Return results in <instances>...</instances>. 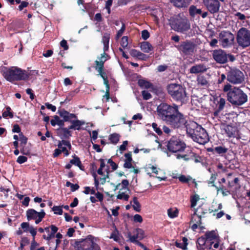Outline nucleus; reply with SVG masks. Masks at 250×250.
Segmentation results:
<instances>
[{
  "instance_id": "a878e982",
  "label": "nucleus",
  "mask_w": 250,
  "mask_h": 250,
  "mask_svg": "<svg viewBox=\"0 0 250 250\" xmlns=\"http://www.w3.org/2000/svg\"><path fill=\"white\" fill-rule=\"evenodd\" d=\"M141 50L145 53H149L153 50V47L148 42H143L140 44Z\"/></svg>"
},
{
  "instance_id": "f257e3e1",
  "label": "nucleus",
  "mask_w": 250,
  "mask_h": 250,
  "mask_svg": "<svg viewBox=\"0 0 250 250\" xmlns=\"http://www.w3.org/2000/svg\"><path fill=\"white\" fill-rule=\"evenodd\" d=\"M159 117L170 127L174 129L185 128L187 123L186 116L179 109V106L173 104L161 103L157 108Z\"/></svg>"
},
{
  "instance_id": "0eeeda50",
  "label": "nucleus",
  "mask_w": 250,
  "mask_h": 250,
  "mask_svg": "<svg viewBox=\"0 0 250 250\" xmlns=\"http://www.w3.org/2000/svg\"><path fill=\"white\" fill-rule=\"evenodd\" d=\"M171 28L175 31L184 33L190 28L189 21L186 18H172L169 20Z\"/></svg>"
},
{
  "instance_id": "c9c22d12",
  "label": "nucleus",
  "mask_w": 250,
  "mask_h": 250,
  "mask_svg": "<svg viewBox=\"0 0 250 250\" xmlns=\"http://www.w3.org/2000/svg\"><path fill=\"white\" fill-rule=\"evenodd\" d=\"M239 181V179L238 177L235 178L232 181H229L227 184L228 188L231 189L234 186H235V189L236 190L237 188L240 187V185L238 183Z\"/></svg>"
},
{
  "instance_id": "f704fd0d",
  "label": "nucleus",
  "mask_w": 250,
  "mask_h": 250,
  "mask_svg": "<svg viewBox=\"0 0 250 250\" xmlns=\"http://www.w3.org/2000/svg\"><path fill=\"white\" fill-rule=\"evenodd\" d=\"M189 14L192 17H194L197 14H201L202 10L201 9L197 8L196 6L192 5L189 8Z\"/></svg>"
},
{
  "instance_id": "dca6fc26",
  "label": "nucleus",
  "mask_w": 250,
  "mask_h": 250,
  "mask_svg": "<svg viewBox=\"0 0 250 250\" xmlns=\"http://www.w3.org/2000/svg\"><path fill=\"white\" fill-rule=\"evenodd\" d=\"M207 70L206 66L203 63L196 64L192 66L189 69V72L192 74H198L206 72Z\"/></svg>"
},
{
  "instance_id": "ea45409f",
  "label": "nucleus",
  "mask_w": 250,
  "mask_h": 250,
  "mask_svg": "<svg viewBox=\"0 0 250 250\" xmlns=\"http://www.w3.org/2000/svg\"><path fill=\"white\" fill-rule=\"evenodd\" d=\"M120 135L116 133H114L109 135V139L111 143L114 144H116L119 141Z\"/></svg>"
},
{
  "instance_id": "473e14b6",
  "label": "nucleus",
  "mask_w": 250,
  "mask_h": 250,
  "mask_svg": "<svg viewBox=\"0 0 250 250\" xmlns=\"http://www.w3.org/2000/svg\"><path fill=\"white\" fill-rule=\"evenodd\" d=\"M138 85L141 88L146 89L153 88V85L150 82L143 79H139L138 81Z\"/></svg>"
},
{
  "instance_id": "58836bf2",
  "label": "nucleus",
  "mask_w": 250,
  "mask_h": 250,
  "mask_svg": "<svg viewBox=\"0 0 250 250\" xmlns=\"http://www.w3.org/2000/svg\"><path fill=\"white\" fill-rule=\"evenodd\" d=\"M196 223L198 224H202V217L199 215H194V212L191 215L190 224Z\"/></svg>"
},
{
  "instance_id": "bf43d9fd",
  "label": "nucleus",
  "mask_w": 250,
  "mask_h": 250,
  "mask_svg": "<svg viewBox=\"0 0 250 250\" xmlns=\"http://www.w3.org/2000/svg\"><path fill=\"white\" fill-rule=\"evenodd\" d=\"M128 237L129 238V240L131 242L135 243L137 241V239L138 237V234L131 235L130 232H129L127 234Z\"/></svg>"
},
{
  "instance_id": "f03ea898",
  "label": "nucleus",
  "mask_w": 250,
  "mask_h": 250,
  "mask_svg": "<svg viewBox=\"0 0 250 250\" xmlns=\"http://www.w3.org/2000/svg\"><path fill=\"white\" fill-rule=\"evenodd\" d=\"M187 133L194 142L204 145L209 141V137L206 130L201 125L195 122H191L185 125Z\"/></svg>"
},
{
  "instance_id": "052dcab7",
  "label": "nucleus",
  "mask_w": 250,
  "mask_h": 250,
  "mask_svg": "<svg viewBox=\"0 0 250 250\" xmlns=\"http://www.w3.org/2000/svg\"><path fill=\"white\" fill-rule=\"evenodd\" d=\"M128 37L127 36L123 37L121 42V45L125 48L128 45Z\"/></svg>"
},
{
  "instance_id": "6ab92c4d",
  "label": "nucleus",
  "mask_w": 250,
  "mask_h": 250,
  "mask_svg": "<svg viewBox=\"0 0 250 250\" xmlns=\"http://www.w3.org/2000/svg\"><path fill=\"white\" fill-rule=\"evenodd\" d=\"M125 159H124V164L123 165V167L125 168H134L132 164V162L133 161L132 158V153L131 152H128L126 153H125L124 155Z\"/></svg>"
},
{
  "instance_id": "a18cd8bd",
  "label": "nucleus",
  "mask_w": 250,
  "mask_h": 250,
  "mask_svg": "<svg viewBox=\"0 0 250 250\" xmlns=\"http://www.w3.org/2000/svg\"><path fill=\"white\" fill-rule=\"evenodd\" d=\"M178 179L182 183H188L192 180V177L190 176H186L184 175H181L179 176Z\"/></svg>"
},
{
  "instance_id": "4be33fe9",
  "label": "nucleus",
  "mask_w": 250,
  "mask_h": 250,
  "mask_svg": "<svg viewBox=\"0 0 250 250\" xmlns=\"http://www.w3.org/2000/svg\"><path fill=\"white\" fill-rule=\"evenodd\" d=\"M70 129L66 127H61L58 129V133L59 135L62 136V138L64 139H68L70 136H72L71 131H70Z\"/></svg>"
},
{
  "instance_id": "393cba45",
  "label": "nucleus",
  "mask_w": 250,
  "mask_h": 250,
  "mask_svg": "<svg viewBox=\"0 0 250 250\" xmlns=\"http://www.w3.org/2000/svg\"><path fill=\"white\" fill-rule=\"evenodd\" d=\"M39 214L40 212L37 211L34 209H28L26 211L27 219L28 221L31 220L36 219L38 216L39 215Z\"/></svg>"
},
{
  "instance_id": "cd10ccee",
  "label": "nucleus",
  "mask_w": 250,
  "mask_h": 250,
  "mask_svg": "<svg viewBox=\"0 0 250 250\" xmlns=\"http://www.w3.org/2000/svg\"><path fill=\"white\" fill-rule=\"evenodd\" d=\"M208 151L211 150L213 153H216L219 154L220 155H222L224 154H225L227 151L228 148L222 146H216L213 148H209L208 149Z\"/></svg>"
},
{
  "instance_id": "412c9836",
  "label": "nucleus",
  "mask_w": 250,
  "mask_h": 250,
  "mask_svg": "<svg viewBox=\"0 0 250 250\" xmlns=\"http://www.w3.org/2000/svg\"><path fill=\"white\" fill-rule=\"evenodd\" d=\"M173 5L178 8L187 7L190 3V0H171Z\"/></svg>"
},
{
  "instance_id": "4c0bfd02",
  "label": "nucleus",
  "mask_w": 250,
  "mask_h": 250,
  "mask_svg": "<svg viewBox=\"0 0 250 250\" xmlns=\"http://www.w3.org/2000/svg\"><path fill=\"white\" fill-rule=\"evenodd\" d=\"M133 204L132 205V208H133V209L135 210L137 212H140L141 211V204L138 201V198L137 197H134L133 198Z\"/></svg>"
},
{
  "instance_id": "6e6552de",
  "label": "nucleus",
  "mask_w": 250,
  "mask_h": 250,
  "mask_svg": "<svg viewBox=\"0 0 250 250\" xmlns=\"http://www.w3.org/2000/svg\"><path fill=\"white\" fill-rule=\"evenodd\" d=\"M186 147V144L180 139L173 136L166 142V149L172 153L183 151Z\"/></svg>"
},
{
  "instance_id": "49530a36",
  "label": "nucleus",
  "mask_w": 250,
  "mask_h": 250,
  "mask_svg": "<svg viewBox=\"0 0 250 250\" xmlns=\"http://www.w3.org/2000/svg\"><path fill=\"white\" fill-rule=\"evenodd\" d=\"M99 75H100V76L103 78L104 80V85H108L109 84V82L108 80V77L106 74V73L104 71V69L103 70V71H101V72H98Z\"/></svg>"
},
{
  "instance_id": "b1692460",
  "label": "nucleus",
  "mask_w": 250,
  "mask_h": 250,
  "mask_svg": "<svg viewBox=\"0 0 250 250\" xmlns=\"http://www.w3.org/2000/svg\"><path fill=\"white\" fill-rule=\"evenodd\" d=\"M130 55L133 57H136L143 61H146L148 58L146 55L136 49H132L130 51Z\"/></svg>"
},
{
  "instance_id": "c756f323",
  "label": "nucleus",
  "mask_w": 250,
  "mask_h": 250,
  "mask_svg": "<svg viewBox=\"0 0 250 250\" xmlns=\"http://www.w3.org/2000/svg\"><path fill=\"white\" fill-rule=\"evenodd\" d=\"M85 246H89L87 248L82 249V250H99L100 248L98 244L93 242L92 240L91 242H84Z\"/></svg>"
},
{
  "instance_id": "f8f14e48",
  "label": "nucleus",
  "mask_w": 250,
  "mask_h": 250,
  "mask_svg": "<svg viewBox=\"0 0 250 250\" xmlns=\"http://www.w3.org/2000/svg\"><path fill=\"white\" fill-rule=\"evenodd\" d=\"M219 1L223 3L225 2V0H203L204 5L211 14L217 13L219 11L221 6Z\"/></svg>"
},
{
  "instance_id": "69168bd1",
  "label": "nucleus",
  "mask_w": 250,
  "mask_h": 250,
  "mask_svg": "<svg viewBox=\"0 0 250 250\" xmlns=\"http://www.w3.org/2000/svg\"><path fill=\"white\" fill-rule=\"evenodd\" d=\"M21 226L24 232H27L31 226H29V223L23 222L21 224Z\"/></svg>"
},
{
  "instance_id": "f3484780",
  "label": "nucleus",
  "mask_w": 250,
  "mask_h": 250,
  "mask_svg": "<svg viewBox=\"0 0 250 250\" xmlns=\"http://www.w3.org/2000/svg\"><path fill=\"white\" fill-rule=\"evenodd\" d=\"M223 130L229 138H234L236 137V132L237 131L236 127L229 125H224Z\"/></svg>"
},
{
  "instance_id": "2f4dec72",
  "label": "nucleus",
  "mask_w": 250,
  "mask_h": 250,
  "mask_svg": "<svg viewBox=\"0 0 250 250\" xmlns=\"http://www.w3.org/2000/svg\"><path fill=\"white\" fill-rule=\"evenodd\" d=\"M189 160L193 161L195 163H198L201 162L202 159L198 154L191 151L189 152L188 161Z\"/></svg>"
},
{
  "instance_id": "aec40b11",
  "label": "nucleus",
  "mask_w": 250,
  "mask_h": 250,
  "mask_svg": "<svg viewBox=\"0 0 250 250\" xmlns=\"http://www.w3.org/2000/svg\"><path fill=\"white\" fill-rule=\"evenodd\" d=\"M76 120L71 121V125L69 126V128L74 130H80L81 126L85 124V122L76 119Z\"/></svg>"
},
{
  "instance_id": "37998d69",
  "label": "nucleus",
  "mask_w": 250,
  "mask_h": 250,
  "mask_svg": "<svg viewBox=\"0 0 250 250\" xmlns=\"http://www.w3.org/2000/svg\"><path fill=\"white\" fill-rule=\"evenodd\" d=\"M205 236L207 239L209 240L216 239L217 237L216 235V233L214 230L207 232L205 234Z\"/></svg>"
},
{
  "instance_id": "7ed1b4c3",
  "label": "nucleus",
  "mask_w": 250,
  "mask_h": 250,
  "mask_svg": "<svg viewBox=\"0 0 250 250\" xmlns=\"http://www.w3.org/2000/svg\"><path fill=\"white\" fill-rule=\"evenodd\" d=\"M223 91L227 93V99L232 105L240 106L248 101L247 95L240 88L232 87L229 83L224 85Z\"/></svg>"
},
{
  "instance_id": "8fccbe9b",
  "label": "nucleus",
  "mask_w": 250,
  "mask_h": 250,
  "mask_svg": "<svg viewBox=\"0 0 250 250\" xmlns=\"http://www.w3.org/2000/svg\"><path fill=\"white\" fill-rule=\"evenodd\" d=\"M118 199L124 200L125 201H128L129 198V195L125 194V192H121L120 191L119 194L117 196Z\"/></svg>"
},
{
  "instance_id": "e2e57ef3",
  "label": "nucleus",
  "mask_w": 250,
  "mask_h": 250,
  "mask_svg": "<svg viewBox=\"0 0 250 250\" xmlns=\"http://www.w3.org/2000/svg\"><path fill=\"white\" fill-rule=\"evenodd\" d=\"M141 36L143 39L146 40L150 37V34L147 30H143L141 33Z\"/></svg>"
},
{
  "instance_id": "423d86ee",
  "label": "nucleus",
  "mask_w": 250,
  "mask_h": 250,
  "mask_svg": "<svg viewBox=\"0 0 250 250\" xmlns=\"http://www.w3.org/2000/svg\"><path fill=\"white\" fill-rule=\"evenodd\" d=\"M227 80L233 84L243 83L245 81L244 73L236 67H229L226 70Z\"/></svg>"
},
{
  "instance_id": "603ef678",
  "label": "nucleus",
  "mask_w": 250,
  "mask_h": 250,
  "mask_svg": "<svg viewBox=\"0 0 250 250\" xmlns=\"http://www.w3.org/2000/svg\"><path fill=\"white\" fill-rule=\"evenodd\" d=\"M125 29V24L124 22H122L121 28L117 32V33L116 35V39H118L119 38H120L122 36Z\"/></svg>"
},
{
  "instance_id": "a211bd4d",
  "label": "nucleus",
  "mask_w": 250,
  "mask_h": 250,
  "mask_svg": "<svg viewBox=\"0 0 250 250\" xmlns=\"http://www.w3.org/2000/svg\"><path fill=\"white\" fill-rule=\"evenodd\" d=\"M208 208L206 204H202L197 208L194 209V215H199V216L204 217V215L208 213Z\"/></svg>"
},
{
  "instance_id": "bb28decb",
  "label": "nucleus",
  "mask_w": 250,
  "mask_h": 250,
  "mask_svg": "<svg viewBox=\"0 0 250 250\" xmlns=\"http://www.w3.org/2000/svg\"><path fill=\"white\" fill-rule=\"evenodd\" d=\"M110 34L105 33L102 38V42L104 44V51L105 53L109 49V42L110 40Z\"/></svg>"
},
{
  "instance_id": "39448f33",
  "label": "nucleus",
  "mask_w": 250,
  "mask_h": 250,
  "mask_svg": "<svg viewBox=\"0 0 250 250\" xmlns=\"http://www.w3.org/2000/svg\"><path fill=\"white\" fill-rule=\"evenodd\" d=\"M167 93L176 102L181 104H185L188 100L186 88L182 85L177 83H170L167 85Z\"/></svg>"
},
{
  "instance_id": "774afa93",
  "label": "nucleus",
  "mask_w": 250,
  "mask_h": 250,
  "mask_svg": "<svg viewBox=\"0 0 250 250\" xmlns=\"http://www.w3.org/2000/svg\"><path fill=\"white\" fill-rule=\"evenodd\" d=\"M133 221L135 222L142 223L143 222V218L140 214H135L133 216Z\"/></svg>"
},
{
  "instance_id": "680f3d73",
  "label": "nucleus",
  "mask_w": 250,
  "mask_h": 250,
  "mask_svg": "<svg viewBox=\"0 0 250 250\" xmlns=\"http://www.w3.org/2000/svg\"><path fill=\"white\" fill-rule=\"evenodd\" d=\"M107 163L110 164L111 167V168L113 171L116 170L118 167V165L115 163L111 158L109 159L107 161Z\"/></svg>"
},
{
  "instance_id": "7c9ffc66",
  "label": "nucleus",
  "mask_w": 250,
  "mask_h": 250,
  "mask_svg": "<svg viewBox=\"0 0 250 250\" xmlns=\"http://www.w3.org/2000/svg\"><path fill=\"white\" fill-rule=\"evenodd\" d=\"M73 159L71 160L70 161V163L74 165H75L79 167V168L82 170H84V167L82 164L81 161H80V159L79 157H78L77 156H76L75 154H74L73 156Z\"/></svg>"
},
{
  "instance_id": "0e129e2a",
  "label": "nucleus",
  "mask_w": 250,
  "mask_h": 250,
  "mask_svg": "<svg viewBox=\"0 0 250 250\" xmlns=\"http://www.w3.org/2000/svg\"><path fill=\"white\" fill-rule=\"evenodd\" d=\"M27 161V158L24 156H20L17 159V162L20 164H22Z\"/></svg>"
},
{
  "instance_id": "9b49d317",
  "label": "nucleus",
  "mask_w": 250,
  "mask_h": 250,
  "mask_svg": "<svg viewBox=\"0 0 250 250\" xmlns=\"http://www.w3.org/2000/svg\"><path fill=\"white\" fill-rule=\"evenodd\" d=\"M220 41L223 47L231 45L234 42V36L232 33L228 31H222L219 34Z\"/></svg>"
},
{
  "instance_id": "13d9d810",
  "label": "nucleus",
  "mask_w": 250,
  "mask_h": 250,
  "mask_svg": "<svg viewBox=\"0 0 250 250\" xmlns=\"http://www.w3.org/2000/svg\"><path fill=\"white\" fill-rule=\"evenodd\" d=\"M152 126L154 129V130L157 133L158 135H161L162 134L163 132L161 129L158 126V125L156 123H153L152 124Z\"/></svg>"
},
{
  "instance_id": "3c124183",
  "label": "nucleus",
  "mask_w": 250,
  "mask_h": 250,
  "mask_svg": "<svg viewBox=\"0 0 250 250\" xmlns=\"http://www.w3.org/2000/svg\"><path fill=\"white\" fill-rule=\"evenodd\" d=\"M45 214H46L44 210L41 209V211L40 212V214H39V215L36 219H35V223L36 224H38L39 223H40L45 216Z\"/></svg>"
},
{
  "instance_id": "5fc2aeb1",
  "label": "nucleus",
  "mask_w": 250,
  "mask_h": 250,
  "mask_svg": "<svg viewBox=\"0 0 250 250\" xmlns=\"http://www.w3.org/2000/svg\"><path fill=\"white\" fill-rule=\"evenodd\" d=\"M142 95L143 99L146 100H149L152 97L151 94L148 91L146 90L142 91Z\"/></svg>"
},
{
  "instance_id": "338daca9",
  "label": "nucleus",
  "mask_w": 250,
  "mask_h": 250,
  "mask_svg": "<svg viewBox=\"0 0 250 250\" xmlns=\"http://www.w3.org/2000/svg\"><path fill=\"white\" fill-rule=\"evenodd\" d=\"M189 153L187 154H177L176 158L178 159H183L186 161H188Z\"/></svg>"
},
{
  "instance_id": "4d7b16f0",
  "label": "nucleus",
  "mask_w": 250,
  "mask_h": 250,
  "mask_svg": "<svg viewBox=\"0 0 250 250\" xmlns=\"http://www.w3.org/2000/svg\"><path fill=\"white\" fill-rule=\"evenodd\" d=\"M84 242L85 241L84 239H83L81 241H76L75 242V246L79 248L80 250H82V249L83 248V247H82V245L83 246H85Z\"/></svg>"
},
{
  "instance_id": "1a4fd4ad",
  "label": "nucleus",
  "mask_w": 250,
  "mask_h": 250,
  "mask_svg": "<svg viewBox=\"0 0 250 250\" xmlns=\"http://www.w3.org/2000/svg\"><path fill=\"white\" fill-rule=\"evenodd\" d=\"M197 45L191 40H186L181 42L176 47L181 54L190 56L192 55L196 51Z\"/></svg>"
},
{
  "instance_id": "e433bc0d",
  "label": "nucleus",
  "mask_w": 250,
  "mask_h": 250,
  "mask_svg": "<svg viewBox=\"0 0 250 250\" xmlns=\"http://www.w3.org/2000/svg\"><path fill=\"white\" fill-rule=\"evenodd\" d=\"M179 214V210L177 208H169L167 209V215L170 218L177 217Z\"/></svg>"
},
{
  "instance_id": "5701e85b",
  "label": "nucleus",
  "mask_w": 250,
  "mask_h": 250,
  "mask_svg": "<svg viewBox=\"0 0 250 250\" xmlns=\"http://www.w3.org/2000/svg\"><path fill=\"white\" fill-rule=\"evenodd\" d=\"M212 186L215 188L217 192L220 191L223 196H227L231 194L230 190L227 188L224 185H219V186L218 187L213 184Z\"/></svg>"
},
{
  "instance_id": "ddd939ff",
  "label": "nucleus",
  "mask_w": 250,
  "mask_h": 250,
  "mask_svg": "<svg viewBox=\"0 0 250 250\" xmlns=\"http://www.w3.org/2000/svg\"><path fill=\"white\" fill-rule=\"evenodd\" d=\"M212 56L213 59L218 63L224 64L227 62V53L222 49L213 50Z\"/></svg>"
},
{
  "instance_id": "6e6d98bb",
  "label": "nucleus",
  "mask_w": 250,
  "mask_h": 250,
  "mask_svg": "<svg viewBox=\"0 0 250 250\" xmlns=\"http://www.w3.org/2000/svg\"><path fill=\"white\" fill-rule=\"evenodd\" d=\"M20 4L17 8V9L20 11H21L24 8L27 7L29 5L28 2L26 1H22Z\"/></svg>"
},
{
  "instance_id": "c85d7f7f",
  "label": "nucleus",
  "mask_w": 250,
  "mask_h": 250,
  "mask_svg": "<svg viewBox=\"0 0 250 250\" xmlns=\"http://www.w3.org/2000/svg\"><path fill=\"white\" fill-rule=\"evenodd\" d=\"M53 119L51 120L50 123L53 126L58 125L60 127H63L64 125V122L63 119H60V117L57 115L53 116Z\"/></svg>"
},
{
  "instance_id": "2eb2a0df",
  "label": "nucleus",
  "mask_w": 250,
  "mask_h": 250,
  "mask_svg": "<svg viewBox=\"0 0 250 250\" xmlns=\"http://www.w3.org/2000/svg\"><path fill=\"white\" fill-rule=\"evenodd\" d=\"M57 113L62 118L64 122H69L71 123L72 119H77L78 117L76 114L74 113H70L68 111L63 109L62 110H59Z\"/></svg>"
},
{
  "instance_id": "09e8293b",
  "label": "nucleus",
  "mask_w": 250,
  "mask_h": 250,
  "mask_svg": "<svg viewBox=\"0 0 250 250\" xmlns=\"http://www.w3.org/2000/svg\"><path fill=\"white\" fill-rule=\"evenodd\" d=\"M19 138L20 141H21V146L26 145L28 141V138L27 137L24 135L22 132H21V133L19 134Z\"/></svg>"
},
{
  "instance_id": "c03bdc74",
  "label": "nucleus",
  "mask_w": 250,
  "mask_h": 250,
  "mask_svg": "<svg viewBox=\"0 0 250 250\" xmlns=\"http://www.w3.org/2000/svg\"><path fill=\"white\" fill-rule=\"evenodd\" d=\"M198 84L202 86H206L208 84V82L206 78L203 76H199L197 78Z\"/></svg>"
},
{
  "instance_id": "9d476101",
  "label": "nucleus",
  "mask_w": 250,
  "mask_h": 250,
  "mask_svg": "<svg viewBox=\"0 0 250 250\" xmlns=\"http://www.w3.org/2000/svg\"><path fill=\"white\" fill-rule=\"evenodd\" d=\"M236 41L238 45L243 48L250 45V31L246 28L242 27L238 31Z\"/></svg>"
},
{
  "instance_id": "20e7f679",
  "label": "nucleus",
  "mask_w": 250,
  "mask_h": 250,
  "mask_svg": "<svg viewBox=\"0 0 250 250\" xmlns=\"http://www.w3.org/2000/svg\"><path fill=\"white\" fill-rule=\"evenodd\" d=\"M1 74L3 77L8 82L13 83L15 81L26 80L29 75L25 70L17 66L3 67Z\"/></svg>"
},
{
  "instance_id": "72a5a7b5",
  "label": "nucleus",
  "mask_w": 250,
  "mask_h": 250,
  "mask_svg": "<svg viewBox=\"0 0 250 250\" xmlns=\"http://www.w3.org/2000/svg\"><path fill=\"white\" fill-rule=\"evenodd\" d=\"M225 104V100L223 98H220L219 101L216 104L217 109L214 113V115H217L219 112L223 109Z\"/></svg>"
},
{
  "instance_id": "79ce46f5",
  "label": "nucleus",
  "mask_w": 250,
  "mask_h": 250,
  "mask_svg": "<svg viewBox=\"0 0 250 250\" xmlns=\"http://www.w3.org/2000/svg\"><path fill=\"white\" fill-rule=\"evenodd\" d=\"M200 196L199 195L195 194L190 197V207L191 208H194L196 206L197 202L199 200Z\"/></svg>"
},
{
  "instance_id": "864d4df0",
  "label": "nucleus",
  "mask_w": 250,
  "mask_h": 250,
  "mask_svg": "<svg viewBox=\"0 0 250 250\" xmlns=\"http://www.w3.org/2000/svg\"><path fill=\"white\" fill-rule=\"evenodd\" d=\"M52 209L56 214L62 215V214L63 211L61 206H54Z\"/></svg>"
},
{
  "instance_id": "de8ad7c7",
  "label": "nucleus",
  "mask_w": 250,
  "mask_h": 250,
  "mask_svg": "<svg viewBox=\"0 0 250 250\" xmlns=\"http://www.w3.org/2000/svg\"><path fill=\"white\" fill-rule=\"evenodd\" d=\"M21 148L20 150V152L23 155L29 156L31 153V149L29 147H26L25 145L21 146Z\"/></svg>"
},
{
  "instance_id": "4468645a",
  "label": "nucleus",
  "mask_w": 250,
  "mask_h": 250,
  "mask_svg": "<svg viewBox=\"0 0 250 250\" xmlns=\"http://www.w3.org/2000/svg\"><path fill=\"white\" fill-rule=\"evenodd\" d=\"M109 58V56L104 52L101 54V56L99 58V61H95V69L98 72H101L104 69V62Z\"/></svg>"
},
{
  "instance_id": "a19ab883",
  "label": "nucleus",
  "mask_w": 250,
  "mask_h": 250,
  "mask_svg": "<svg viewBox=\"0 0 250 250\" xmlns=\"http://www.w3.org/2000/svg\"><path fill=\"white\" fill-rule=\"evenodd\" d=\"M6 111L3 112L2 116V117L6 118L8 116L10 118H13L14 117L13 113L11 111V108L10 106H6L5 107Z\"/></svg>"
}]
</instances>
